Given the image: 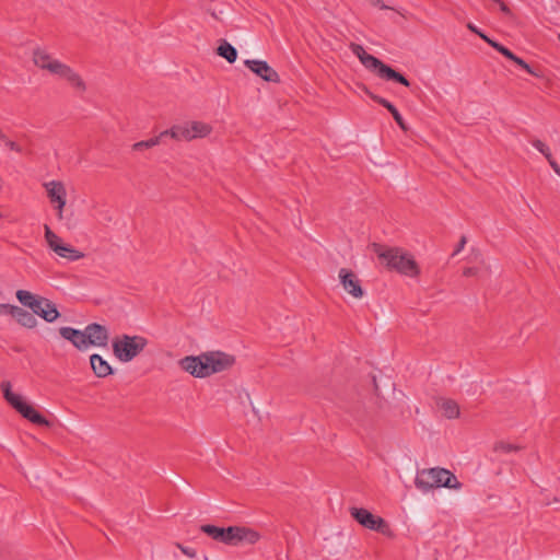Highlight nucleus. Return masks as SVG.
Instances as JSON below:
<instances>
[{"instance_id": "0eeeda50", "label": "nucleus", "mask_w": 560, "mask_h": 560, "mask_svg": "<svg viewBox=\"0 0 560 560\" xmlns=\"http://www.w3.org/2000/svg\"><path fill=\"white\" fill-rule=\"evenodd\" d=\"M2 397L24 419L39 427H50L51 423L40 415L21 394L14 393L9 382H2Z\"/></svg>"}, {"instance_id": "4be33fe9", "label": "nucleus", "mask_w": 560, "mask_h": 560, "mask_svg": "<svg viewBox=\"0 0 560 560\" xmlns=\"http://www.w3.org/2000/svg\"><path fill=\"white\" fill-rule=\"evenodd\" d=\"M217 54L230 63L237 59V50L225 39H220Z\"/></svg>"}, {"instance_id": "bb28decb", "label": "nucleus", "mask_w": 560, "mask_h": 560, "mask_svg": "<svg viewBox=\"0 0 560 560\" xmlns=\"http://www.w3.org/2000/svg\"><path fill=\"white\" fill-rule=\"evenodd\" d=\"M162 139L163 138H162V136L160 133L159 136L153 137L151 139L136 142L135 144H132V150L133 151H143V150H147V149H151V148L160 144Z\"/></svg>"}, {"instance_id": "6ab92c4d", "label": "nucleus", "mask_w": 560, "mask_h": 560, "mask_svg": "<svg viewBox=\"0 0 560 560\" xmlns=\"http://www.w3.org/2000/svg\"><path fill=\"white\" fill-rule=\"evenodd\" d=\"M90 364L93 373L100 378L107 377L108 375H112L114 373V370L110 366V364L100 354H92L90 357Z\"/></svg>"}, {"instance_id": "393cba45", "label": "nucleus", "mask_w": 560, "mask_h": 560, "mask_svg": "<svg viewBox=\"0 0 560 560\" xmlns=\"http://www.w3.org/2000/svg\"><path fill=\"white\" fill-rule=\"evenodd\" d=\"M189 130H190V133L194 135V139L195 138H203L210 133L211 127L201 121H192L189 125Z\"/></svg>"}, {"instance_id": "cd10ccee", "label": "nucleus", "mask_w": 560, "mask_h": 560, "mask_svg": "<svg viewBox=\"0 0 560 560\" xmlns=\"http://www.w3.org/2000/svg\"><path fill=\"white\" fill-rule=\"evenodd\" d=\"M45 240L51 250H56L57 246L63 245L61 238L50 230L48 225H45Z\"/></svg>"}, {"instance_id": "2eb2a0df", "label": "nucleus", "mask_w": 560, "mask_h": 560, "mask_svg": "<svg viewBox=\"0 0 560 560\" xmlns=\"http://www.w3.org/2000/svg\"><path fill=\"white\" fill-rule=\"evenodd\" d=\"M2 311L11 315L23 327L34 328L37 325L34 314L20 306L2 303Z\"/></svg>"}, {"instance_id": "58836bf2", "label": "nucleus", "mask_w": 560, "mask_h": 560, "mask_svg": "<svg viewBox=\"0 0 560 560\" xmlns=\"http://www.w3.org/2000/svg\"><path fill=\"white\" fill-rule=\"evenodd\" d=\"M476 275V269L472 267H468L464 270V276L470 277Z\"/></svg>"}, {"instance_id": "f704fd0d", "label": "nucleus", "mask_w": 560, "mask_h": 560, "mask_svg": "<svg viewBox=\"0 0 560 560\" xmlns=\"http://www.w3.org/2000/svg\"><path fill=\"white\" fill-rule=\"evenodd\" d=\"M467 28L472 32L474 34L478 35L481 39H483V36H487L485 33H482L475 24L468 23Z\"/></svg>"}, {"instance_id": "2f4dec72", "label": "nucleus", "mask_w": 560, "mask_h": 560, "mask_svg": "<svg viewBox=\"0 0 560 560\" xmlns=\"http://www.w3.org/2000/svg\"><path fill=\"white\" fill-rule=\"evenodd\" d=\"M483 40H485L488 45H490L492 48H494L497 51H499L500 54H502V52L506 49V47H505V46H503L502 44H500V43H498V42H495V40L491 39V38H490V37H488V36H483Z\"/></svg>"}, {"instance_id": "ddd939ff", "label": "nucleus", "mask_w": 560, "mask_h": 560, "mask_svg": "<svg viewBox=\"0 0 560 560\" xmlns=\"http://www.w3.org/2000/svg\"><path fill=\"white\" fill-rule=\"evenodd\" d=\"M244 65L252 72L267 82H280L278 72L264 60L247 59L244 61Z\"/></svg>"}, {"instance_id": "4468645a", "label": "nucleus", "mask_w": 560, "mask_h": 560, "mask_svg": "<svg viewBox=\"0 0 560 560\" xmlns=\"http://www.w3.org/2000/svg\"><path fill=\"white\" fill-rule=\"evenodd\" d=\"M85 341L86 347L97 346V347H106L109 338L108 330L105 326L92 323L89 324L85 329Z\"/></svg>"}, {"instance_id": "5701e85b", "label": "nucleus", "mask_w": 560, "mask_h": 560, "mask_svg": "<svg viewBox=\"0 0 560 560\" xmlns=\"http://www.w3.org/2000/svg\"><path fill=\"white\" fill-rule=\"evenodd\" d=\"M55 253L69 261H75L84 257V254L69 244H63L56 247Z\"/></svg>"}, {"instance_id": "a878e982", "label": "nucleus", "mask_w": 560, "mask_h": 560, "mask_svg": "<svg viewBox=\"0 0 560 560\" xmlns=\"http://www.w3.org/2000/svg\"><path fill=\"white\" fill-rule=\"evenodd\" d=\"M530 143L537 150L539 151L545 158L546 160L548 161L549 165L551 166V163H557L553 158H552V154H551V151L549 149V147L544 143L541 140L539 139H533L530 140Z\"/></svg>"}, {"instance_id": "7ed1b4c3", "label": "nucleus", "mask_w": 560, "mask_h": 560, "mask_svg": "<svg viewBox=\"0 0 560 560\" xmlns=\"http://www.w3.org/2000/svg\"><path fill=\"white\" fill-rule=\"evenodd\" d=\"M33 61L36 67L66 80L78 92H84L86 85L79 73L68 65L55 59L46 50L36 48L33 51Z\"/></svg>"}, {"instance_id": "423d86ee", "label": "nucleus", "mask_w": 560, "mask_h": 560, "mask_svg": "<svg viewBox=\"0 0 560 560\" xmlns=\"http://www.w3.org/2000/svg\"><path fill=\"white\" fill-rule=\"evenodd\" d=\"M415 486L423 493L431 491L434 488H448L458 490L462 483L457 480L456 476L445 468L434 467L418 470L415 478Z\"/></svg>"}, {"instance_id": "c756f323", "label": "nucleus", "mask_w": 560, "mask_h": 560, "mask_svg": "<svg viewBox=\"0 0 560 560\" xmlns=\"http://www.w3.org/2000/svg\"><path fill=\"white\" fill-rule=\"evenodd\" d=\"M517 66H520L521 68H523L526 72H528L529 74L534 75V77H537V78H540L541 77V73L536 71L535 69H533L525 60H523L522 58L517 57L516 60L514 61Z\"/></svg>"}, {"instance_id": "f257e3e1", "label": "nucleus", "mask_w": 560, "mask_h": 560, "mask_svg": "<svg viewBox=\"0 0 560 560\" xmlns=\"http://www.w3.org/2000/svg\"><path fill=\"white\" fill-rule=\"evenodd\" d=\"M235 358L221 351L205 352L199 355H187L178 361L182 370L199 378L229 370Z\"/></svg>"}, {"instance_id": "c85d7f7f", "label": "nucleus", "mask_w": 560, "mask_h": 560, "mask_svg": "<svg viewBox=\"0 0 560 560\" xmlns=\"http://www.w3.org/2000/svg\"><path fill=\"white\" fill-rule=\"evenodd\" d=\"M493 450H494V452L510 453V452H516V451L521 450V447L517 445L511 444V443L500 441L494 444Z\"/></svg>"}, {"instance_id": "aec40b11", "label": "nucleus", "mask_w": 560, "mask_h": 560, "mask_svg": "<svg viewBox=\"0 0 560 560\" xmlns=\"http://www.w3.org/2000/svg\"><path fill=\"white\" fill-rule=\"evenodd\" d=\"M161 136H162V138L170 136L171 138H173L175 140L189 141V140L194 139V135L190 133L188 124L173 126L171 129L162 131Z\"/></svg>"}, {"instance_id": "f8f14e48", "label": "nucleus", "mask_w": 560, "mask_h": 560, "mask_svg": "<svg viewBox=\"0 0 560 560\" xmlns=\"http://www.w3.org/2000/svg\"><path fill=\"white\" fill-rule=\"evenodd\" d=\"M339 280L345 291H347L354 299H361L364 295L361 281L358 276L350 269L341 268L339 270Z\"/></svg>"}, {"instance_id": "f03ea898", "label": "nucleus", "mask_w": 560, "mask_h": 560, "mask_svg": "<svg viewBox=\"0 0 560 560\" xmlns=\"http://www.w3.org/2000/svg\"><path fill=\"white\" fill-rule=\"evenodd\" d=\"M200 530L213 540L228 546L254 545L260 538L258 532L245 526L219 527L205 524L200 526Z\"/></svg>"}, {"instance_id": "9b49d317", "label": "nucleus", "mask_w": 560, "mask_h": 560, "mask_svg": "<svg viewBox=\"0 0 560 560\" xmlns=\"http://www.w3.org/2000/svg\"><path fill=\"white\" fill-rule=\"evenodd\" d=\"M49 201L55 206L57 210L58 219H62L63 208L66 206L67 191L66 187L61 182L51 180L44 184Z\"/></svg>"}, {"instance_id": "dca6fc26", "label": "nucleus", "mask_w": 560, "mask_h": 560, "mask_svg": "<svg viewBox=\"0 0 560 560\" xmlns=\"http://www.w3.org/2000/svg\"><path fill=\"white\" fill-rule=\"evenodd\" d=\"M36 304L37 307L32 308V313L34 315L42 317L46 322L52 323L60 316V313L57 310L56 304L52 303L50 300L40 296Z\"/></svg>"}, {"instance_id": "b1692460", "label": "nucleus", "mask_w": 560, "mask_h": 560, "mask_svg": "<svg viewBox=\"0 0 560 560\" xmlns=\"http://www.w3.org/2000/svg\"><path fill=\"white\" fill-rule=\"evenodd\" d=\"M16 299L19 302L30 310L37 307L36 302L39 300L40 295L33 294L30 291L26 290H18L16 291Z\"/></svg>"}, {"instance_id": "6e6552de", "label": "nucleus", "mask_w": 560, "mask_h": 560, "mask_svg": "<svg viewBox=\"0 0 560 560\" xmlns=\"http://www.w3.org/2000/svg\"><path fill=\"white\" fill-rule=\"evenodd\" d=\"M148 340L139 335H121L113 340V353L120 362H130L147 347Z\"/></svg>"}, {"instance_id": "9d476101", "label": "nucleus", "mask_w": 560, "mask_h": 560, "mask_svg": "<svg viewBox=\"0 0 560 560\" xmlns=\"http://www.w3.org/2000/svg\"><path fill=\"white\" fill-rule=\"evenodd\" d=\"M350 514L363 527L388 537L393 536V532L387 522L381 516L372 514L369 510L363 508H351Z\"/></svg>"}, {"instance_id": "412c9836", "label": "nucleus", "mask_w": 560, "mask_h": 560, "mask_svg": "<svg viewBox=\"0 0 560 560\" xmlns=\"http://www.w3.org/2000/svg\"><path fill=\"white\" fill-rule=\"evenodd\" d=\"M438 406L447 419H456L459 417V406L455 400L441 398L438 400Z\"/></svg>"}, {"instance_id": "473e14b6", "label": "nucleus", "mask_w": 560, "mask_h": 560, "mask_svg": "<svg viewBox=\"0 0 560 560\" xmlns=\"http://www.w3.org/2000/svg\"><path fill=\"white\" fill-rule=\"evenodd\" d=\"M175 546L187 557L189 558H196L197 552L194 548L186 547L179 542H176Z\"/></svg>"}, {"instance_id": "72a5a7b5", "label": "nucleus", "mask_w": 560, "mask_h": 560, "mask_svg": "<svg viewBox=\"0 0 560 560\" xmlns=\"http://www.w3.org/2000/svg\"><path fill=\"white\" fill-rule=\"evenodd\" d=\"M494 2L497 4H499L502 13H504L509 18H513V13H512L511 9L502 0L494 1Z\"/></svg>"}, {"instance_id": "a211bd4d", "label": "nucleus", "mask_w": 560, "mask_h": 560, "mask_svg": "<svg viewBox=\"0 0 560 560\" xmlns=\"http://www.w3.org/2000/svg\"><path fill=\"white\" fill-rule=\"evenodd\" d=\"M365 93L369 95V97L371 100H373L377 104H380L383 107H385L392 114L394 120L400 127L401 130L406 131L408 129L407 125H406V122H405V120L402 118V116L400 115L398 109L389 101H387L386 98H384L382 96H378V95L372 93L368 89H365Z\"/></svg>"}, {"instance_id": "79ce46f5", "label": "nucleus", "mask_w": 560, "mask_h": 560, "mask_svg": "<svg viewBox=\"0 0 560 560\" xmlns=\"http://www.w3.org/2000/svg\"><path fill=\"white\" fill-rule=\"evenodd\" d=\"M211 15L214 18V19H219L217 13L212 12Z\"/></svg>"}, {"instance_id": "37998d69", "label": "nucleus", "mask_w": 560, "mask_h": 560, "mask_svg": "<svg viewBox=\"0 0 560 560\" xmlns=\"http://www.w3.org/2000/svg\"><path fill=\"white\" fill-rule=\"evenodd\" d=\"M558 38H559V40H560V34L558 35Z\"/></svg>"}, {"instance_id": "c9c22d12", "label": "nucleus", "mask_w": 560, "mask_h": 560, "mask_svg": "<svg viewBox=\"0 0 560 560\" xmlns=\"http://www.w3.org/2000/svg\"><path fill=\"white\" fill-rule=\"evenodd\" d=\"M369 2L373 5V7H378L381 10H388L390 9L388 5H386L385 3H383L382 0H369Z\"/></svg>"}, {"instance_id": "7c9ffc66", "label": "nucleus", "mask_w": 560, "mask_h": 560, "mask_svg": "<svg viewBox=\"0 0 560 560\" xmlns=\"http://www.w3.org/2000/svg\"><path fill=\"white\" fill-rule=\"evenodd\" d=\"M483 40H485L488 45H490L492 48H494L497 51H499L500 54H502V52L506 49V47H505V46H503L502 44H500V43H498V42H495V40L491 39V38H490V37H488V36H483Z\"/></svg>"}, {"instance_id": "1a4fd4ad", "label": "nucleus", "mask_w": 560, "mask_h": 560, "mask_svg": "<svg viewBox=\"0 0 560 560\" xmlns=\"http://www.w3.org/2000/svg\"><path fill=\"white\" fill-rule=\"evenodd\" d=\"M28 153L26 141L12 140L2 135V165L7 170L15 168L22 163V159Z\"/></svg>"}, {"instance_id": "ea45409f", "label": "nucleus", "mask_w": 560, "mask_h": 560, "mask_svg": "<svg viewBox=\"0 0 560 560\" xmlns=\"http://www.w3.org/2000/svg\"><path fill=\"white\" fill-rule=\"evenodd\" d=\"M551 168L558 176H560V166L558 163H551Z\"/></svg>"}, {"instance_id": "f3484780", "label": "nucleus", "mask_w": 560, "mask_h": 560, "mask_svg": "<svg viewBox=\"0 0 560 560\" xmlns=\"http://www.w3.org/2000/svg\"><path fill=\"white\" fill-rule=\"evenodd\" d=\"M59 334L62 338L70 341L78 350L84 351L88 349L84 330L65 326L59 328Z\"/></svg>"}, {"instance_id": "4c0bfd02", "label": "nucleus", "mask_w": 560, "mask_h": 560, "mask_svg": "<svg viewBox=\"0 0 560 560\" xmlns=\"http://www.w3.org/2000/svg\"><path fill=\"white\" fill-rule=\"evenodd\" d=\"M466 242H467L466 237H465V236H462V238H460V241H459V243H458V245H457L456 249L454 250V254H453V255L458 254V253H459V252L465 247Z\"/></svg>"}, {"instance_id": "e433bc0d", "label": "nucleus", "mask_w": 560, "mask_h": 560, "mask_svg": "<svg viewBox=\"0 0 560 560\" xmlns=\"http://www.w3.org/2000/svg\"><path fill=\"white\" fill-rule=\"evenodd\" d=\"M501 55H503L505 58L512 60L513 62L517 58V56L513 51H511L508 47Z\"/></svg>"}, {"instance_id": "a19ab883", "label": "nucleus", "mask_w": 560, "mask_h": 560, "mask_svg": "<svg viewBox=\"0 0 560 560\" xmlns=\"http://www.w3.org/2000/svg\"><path fill=\"white\" fill-rule=\"evenodd\" d=\"M551 168L558 176H560V166L558 163H551Z\"/></svg>"}, {"instance_id": "39448f33", "label": "nucleus", "mask_w": 560, "mask_h": 560, "mask_svg": "<svg viewBox=\"0 0 560 560\" xmlns=\"http://www.w3.org/2000/svg\"><path fill=\"white\" fill-rule=\"evenodd\" d=\"M349 47L361 63L380 79L399 83L407 88L410 86V81L402 73L384 63L381 59L368 54L361 45L351 43Z\"/></svg>"}, {"instance_id": "20e7f679", "label": "nucleus", "mask_w": 560, "mask_h": 560, "mask_svg": "<svg viewBox=\"0 0 560 560\" xmlns=\"http://www.w3.org/2000/svg\"><path fill=\"white\" fill-rule=\"evenodd\" d=\"M373 250L382 262L390 270H395L408 277H416L420 269L412 255L399 247H386L374 243Z\"/></svg>"}]
</instances>
